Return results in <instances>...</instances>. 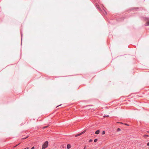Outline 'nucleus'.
<instances>
[{"label": "nucleus", "instance_id": "nucleus-1", "mask_svg": "<svg viewBox=\"0 0 149 149\" xmlns=\"http://www.w3.org/2000/svg\"><path fill=\"white\" fill-rule=\"evenodd\" d=\"M48 142L47 141H46L45 143L43 144L42 146V149H45L48 146Z\"/></svg>", "mask_w": 149, "mask_h": 149}, {"label": "nucleus", "instance_id": "nucleus-2", "mask_svg": "<svg viewBox=\"0 0 149 149\" xmlns=\"http://www.w3.org/2000/svg\"><path fill=\"white\" fill-rule=\"evenodd\" d=\"M139 8H131L130 10V11H132L133 12H134L135 11H137Z\"/></svg>", "mask_w": 149, "mask_h": 149}, {"label": "nucleus", "instance_id": "nucleus-3", "mask_svg": "<svg viewBox=\"0 0 149 149\" xmlns=\"http://www.w3.org/2000/svg\"><path fill=\"white\" fill-rule=\"evenodd\" d=\"M85 132V131H84L83 132H82L81 133H80L79 134H76V135H75V136L76 137H77L78 136H79L81 135L82 134H84V132Z\"/></svg>", "mask_w": 149, "mask_h": 149}, {"label": "nucleus", "instance_id": "nucleus-4", "mask_svg": "<svg viewBox=\"0 0 149 149\" xmlns=\"http://www.w3.org/2000/svg\"><path fill=\"white\" fill-rule=\"evenodd\" d=\"M96 7L99 10H101V8H100V7L97 4H96Z\"/></svg>", "mask_w": 149, "mask_h": 149}, {"label": "nucleus", "instance_id": "nucleus-5", "mask_svg": "<svg viewBox=\"0 0 149 149\" xmlns=\"http://www.w3.org/2000/svg\"><path fill=\"white\" fill-rule=\"evenodd\" d=\"M99 132H100V130H97L95 132V133L96 134H99Z\"/></svg>", "mask_w": 149, "mask_h": 149}, {"label": "nucleus", "instance_id": "nucleus-6", "mask_svg": "<svg viewBox=\"0 0 149 149\" xmlns=\"http://www.w3.org/2000/svg\"><path fill=\"white\" fill-rule=\"evenodd\" d=\"M71 147V146L70 144H68L67 145V148L68 149H70Z\"/></svg>", "mask_w": 149, "mask_h": 149}, {"label": "nucleus", "instance_id": "nucleus-7", "mask_svg": "<svg viewBox=\"0 0 149 149\" xmlns=\"http://www.w3.org/2000/svg\"><path fill=\"white\" fill-rule=\"evenodd\" d=\"M149 25V21H148V22H146V24L145 26H148Z\"/></svg>", "mask_w": 149, "mask_h": 149}, {"label": "nucleus", "instance_id": "nucleus-8", "mask_svg": "<svg viewBox=\"0 0 149 149\" xmlns=\"http://www.w3.org/2000/svg\"><path fill=\"white\" fill-rule=\"evenodd\" d=\"M120 131V129L119 128H118L117 129V131L119 132Z\"/></svg>", "mask_w": 149, "mask_h": 149}, {"label": "nucleus", "instance_id": "nucleus-9", "mask_svg": "<svg viewBox=\"0 0 149 149\" xmlns=\"http://www.w3.org/2000/svg\"><path fill=\"white\" fill-rule=\"evenodd\" d=\"M105 132L104 131H103L102 132V134L103 135V134H105Z\"/></svg>", "mask_w": 149, "mask_h": 149}, {"label": "nucleus", "instance_id": "nucleus-10", "mask_svg": "<svg viewBox=\"0 0 149 149\" xmlns=\"http://www.w3.org/2000/svg\"><path fill=\"white\" fill-rule=\"evenodd\" d=\"M97 141V139H95L94 140V142H96Z\"/></svg>", "mask_w": 149, "mask_h": 149}, {"label": "nucleus", "instance_id": "nucleus-11", "mask_svg": "<svg viewBox=\"0 0 149 149\" xmlns=\"http://www.w3.org/2000/svg\"><path fill=\"white\" fill-rule=\"evenodd\" d=\"M21 41H22V33H21Z\"/></svg>", "mask_w": 149, "mask_h": 149}, {"label": "nucleus", "instance_id": "nucleus-12", "mask_svg": "<svg viewBox=\"0 0 149 149\" xmlns=\"http://www.w3.org/2000/svg\"><path fill=\"white\" fill-rule=\"evenodd\" d=\"M109 116L108 115V116H104V117H108Z\"/></svg>", "mask_w": 149, "mask_h": 149}, {"label": "nucleus", "instance_id": "nucleus-13", "mask_svg": "<svg viewBox=\"0 0 149 149\" xmlns=\"http://www.w3.org/2000/svg\"><path fill=\"white\" fill-rule=\"evenodd\" d=\"M31 149H35L34 147H32Z\"/></svg>", "mask_w": 149, "mask_h": 149}, {"label": "nucleus", "instance_id": "nucleus-14", "mask_svg": "<svg viewBox=\"0 0 149 149\" xmlns=\"http://www.w3.org/2000/svg\"><path fill=\"white\" fill-rule=\"evenodd\" d=\"M47 127V126H45V127H43V128L44 129H45V128H46Z\"/></svg>", "mask_w": 149, "mask_h": 149}, {"label": "nucleus", "instance_id": "nucleus-15", "mask_svg": "<svg viewBox=\"0 0 149 149\" xmlns=\"http://www.w3.org/2000/svg\"><path fill=\"white\" fill-rule=\"evenodd\" d=\"M147 145L148 146H149V142L148 143H147Z\"/></svg>", "mask_w": 149, "mask_h": 149}, {"label": "nucleus", "instance_id": "nucleus-16", "mask_svg": "<svg viewBox=\"0 0 149 149\" xmlns=\"http://www.w3.org/2000/svg\"><path fill=\"white\" fill-rule=\"evenodd\" d=\"M26 149H29V147H27L26 148H25Z\"/></svg>", "mask_w": 149, "mask_h": 149}, {"label": "nucleus", "instance_id": "nucleus-17", "mask_svg": "<svg viewBox=\"0 0 149 149\" xmlns=\"http://www.w3.org/2000/svg\"><path fill=\"white\" fill-rule=\"evenodd\" d=\"M125 125H128L127 124H126V123H125L124 124Z\"/></svg>", "mask_w": 149, "mask_h": 149}, {"label": "nucleus", "instance_id": "nucleus-18", "mask_svg": "<svg viewBox=\"0 0 149 149\" xmlns=\"http://www.w3.org/2000/svg\"><path fill=\"white\" fill-rule=\"evenodd\" d=\"M92 141V140H90V142H91V141Z\"/></svg>", "mask_w": 149, "mask_h": 149}, {"label": "nucleus", "instance_id": "nucleus-19", "mask_svg": "<svg viewBox=\"0 0 149 149\" xmlns=\"http://www.w3.org/2000/svg\"><path fill=\"white\" fill-rule=\"evenodd\" d=\"M102 8H103V9L104 10V8H103V7H102Z\"/></svg>", "mask_w": 149, "mask_h": 149}, {"label": "nucleus", "instance_id": "nucleus-20", "mask_svg": "<svg viewBox=\"0 0 149 149\" xmlns=\"http://www.w3.org/2000/svg\"><path fill=\"white\" fill-rule=\"evenodd\" d=\"M61 105H59V106H57V107H59V106H60Z\"/></svg>", "mask_w": 149, "mask_h": 149}, {"label": "nucleus", "instance_id": "nucleus-21", "mask_svg": "<svg viewBox=\"0 0 149 149\" xmlns=\"http://www.w3.org/2000/svg\"><path fill=\"white\" fill-rule=\"evenodd\" d=\"M85 149V148H84V149Z\"/></svg>", "mask_w": 149, "mask_h": 149}, {"label": "nucleus", "instance_id": "nucleus-22", "mask_svg": "<svg viewBox=\"0 0 149 149\" xmlns=\"http://www.w3.org/2000/svg\"><path fill=\"white\" fill-rule=\"evenodd\" d=\"M24 149H26V148H24Z\"/></svg>", "mask_w": 149, "mask_h": 149}]
</instances>
